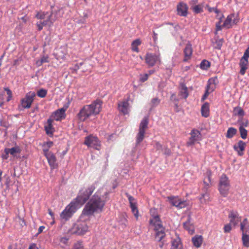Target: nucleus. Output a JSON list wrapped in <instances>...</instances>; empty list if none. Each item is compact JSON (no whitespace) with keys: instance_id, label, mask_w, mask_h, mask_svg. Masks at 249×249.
Masks as SVG:
<instances>
[{"instance_id":"obj_33","label":"nucleus","mask_w":249,"mask_h":249,"mask_svg":"<svg viewBox=\"0 0 249 249\" xmlns=\"http://www.w3.org/2000/svg\"><path fill=\"white\" fill-rule=\"evenodd\" d=\"M142 43V41L140 39H136L134 40L131 44V49L133 52L137 53L139 52V49L138 46Z\"/></svg>"},{"instance_id":"obj_55","label":"nucleus","mask_w":249,"mask_h":249,"mask_svg":"<svg viewBox=\"0 0 249 249\" xmlns=\"http://www.w3.org/2000/svg\"><path fill=\"white\" fill-rule=\"evenodd\" d=\"M152 104L153 106H156L160 103V100L158 98H154L151 101Z\"/></svg>"},{"instance_id":"obj_23","label":"nucleus","mask_w":249,"mask_h":249,"mask_svg":"<svg viewBox=\"0 0 249 249\" xmlns=\"http://www.w3.org/2000/svg\"><path fill=\"white\" fill-rule=\"evenodd\" d=\"M245 147L246 143L242 141H239L237 145H234L233 148L239 156H242L244 154L243 151L245 150Z\"/></svg>"},{"instance_id":"obj_44","label":"nucleus","mask_w":249,"mask_h":249,"mask_svg":"<svg viewBox=\"0 0 249 249\" xmlns=\"http://www.w3.org/2000/svg\"><path fill=\"white\" fill-rule=\"evenodd\" d=\"M210 67V62L206 60H203L200 64V67L202 70H206Z\"/></svg>"},{"instance_id":"obj_7","label":"nucleus","mask_w":249,"mask_h":249,"mask_svg":"<svg viewBox=\"0 0 249 249\" xmlns=\"http://www.w3.org/2000/svg\"><path fill=\"white\" fill-rule=\"evenodd\" d=\"M148 119L147 117H144L140 124L139 132L136 137V143L137 144L141 143L143 140L145 131L148 128Z\"/></svg>"},{"instance_id":"obj_46","label":"nucleus","mask_w":249,"mask_h":249,"mask_svg":"<svg viewBox=\"0 0 249 249\" xmlns=\"http://www.w3.org/2000/svg\"><path fill=\"white\" fill-rule=\"evenodd\" d=\"M239 131L240 133L241 138L243 139H246L247 137V130L245 128H242V127H239Z\"/></svg>"},{"instance_id":"obj_63","label":"nucleus","mask_w":249,"mask_h":249,"mask_svg":"<svg viewBox=\"0 0 249 249\" xmlns=\"http://www.w3.org/2000/svg\"><path fill=\"white\" fill-rule=\"evenodd\" d=\"M28 249H38L35 244H31Z\"/></svg>"},{"instance_id":"obj_25","label":"nucleus","mask_w":249,"mask_h":249,"mask_svg":"<svg viewBox=\"0 0 249 249\" xmlns=\"http://www.w3.org/2000/svg\"><path fill=\"white\" fill-rule=\"evenodd\" d=\"M248 59L243 57L240 60V67L241 68L240 73L241 75H244L246 71L248 68Z\"/></svg>"},{"instance_id":"obj_21","label":"nucleus","mask_w":249,"mask_h":249,"mask_svg":"<svg viewBox=\"0 0 249 249\" xmlns=\"http://www.w3.org/2000/svg\"><path fill=\"white\" fill-rule=\"evenodd\" d=\"M229 218L230 219V223L236 226L239 220V214L236 211H231L228 215Z\"/></svg>"},{"instance_id":"obj_45","label":"nucleus","mask_w":249,"mask_h":249,"mask_svg":"<svg viewBox=\"0 0 249 249\" xmlns=\"http://www.w3.org/2000/svg\"><path fill=\"white\" fill-rule=\"evenodd\" d=\"M238 123L240 124V127H247L249 124L248 121L247 119H244L243 117L239 118L238 120Z\"/></svg>"},{"instance_id":"obj_9","label":"nucleus","mask_w":249,"mask_h":249,"mask_svg":"<svg viewBox=\"0 0 249 249\" xmlns=\"http://www.w3.org/2000/svg\"><path fill=\"white\" fill-rule=\"evenodd\" d=\"M36 94L34 92H29L27 93L25 97L21 100V107L23 108H29L34 102Z\"/></svg>"},{"instance_id":"obj_54","label":"nucleus","mask_w":249,"mask_h":249,"mask_svg":"<svg viewBox=\"0 0 249 249\" xmlns=\"http://www.w3.org/2000/svg\"><path fill=\"white\" fill-rule=\"evenodd\" d=\"M231 228L230 224H227L224 227L225 232H229L231 231Z\"/></svg>"},{"instance_id":"obj_42","label":"nucleus","mask_w":249,"mask_h":249,"mask_svg":"<svg viewBox=\"0 0 249 249\" xmlns=\"http://www.w3.org/2000/svg\"><path fill=\"white\" fill-rule=\"evenodd\" d=\"M49 62V56L48 55H44L36 61V64L38 66H41L44 63Z\"/></svg>"},{"instance_id":"obj_47","label":"nucleus","mask_w":249,"mask_h":249,"mask_svg":"<svg viewBox=\"0 0 249 249\" xmlns=\"http://www.w3.org/2000/svg\"><path fill=\"white\" fill-rule=\"evenodd\" d=\"M47 91L44 89H40L37 92V95L40 98H44L47 95Z\"/></svg>"},{"instance_id":"obj_57","label":"nucleus","mask_w":249,"mask_h":249,"mask_svg":"<svg viewBox=\"0 0 249 249\" xmlns=\"http://www.w3.org/2000/svg\"><path fill=\"white\" fill-rule=\"evenodd\" d=\"M216 44H217L216 48L218 49H220L222 45V40L220 39L216 41Z\"/></svg>"},{"instance_id":"obj_29","label":"nucleus","mask_w":249,"mask_h":249,"mask_svg":"<svg viewBox=\"0 0 249 249\" xmlns=\"http://www.w3.org/2000/svg\"><path fill=\"white\" fill-rule=\"evenodd\" d=\"M241 231L243 233L249 232V224L247 218H245L240 223Z\"/></svg>"},{"instance_id":"obj_49","label":"nucleus","mask_w":249,"mask_h":249,"mask_svg":"<svg viewBox=\"0 0 249 249\" xmlns=\"http://www.w3.org/2000/svg\"><path fill=\"white\" fill-rule=\"evenodd\" d=\"M211 182V177L210 175H208L204 179L203 182L206 188H208L210 186Z\"/></svg>"},{"instance_id":"obj_50","label":"nucleus","mask_w":249,"mask_h":249,"mask_svg":"<svg viewBox=\"0 0 249 249\" xmlns=\"http://www.w3.org/2000/svg\"><path fill=\"white\" fill-rule=\"evenodd\" d=\"M4 90L6 92V94L8 95V97L6 99L7 102L10 101L12 98V93L11 90L8 88H4Z\"/></svg>"},{"instance_id":"obj_56","label":"nucleus","mask_w":249,"mask_h":249,"mask_svg":"<svg viewBox=\"0 0 249 249\" xmlns=\"http://www.w3.org/2000/svg\"><path fill=\"white\" fill-rule=\"evenodd\" d=\"M243 57L247 59L249 58V46L246 50Z\"/></svg>"},{"instance_id":"obj_43","label":"nucleus","mask_w":249,"mask_h":249,"mask_svg":"<svg viewBox=\"0 0 249 249\" xmlns=\"http://www.w3.org/2000/svg\"><path fill=\"white\" fill-rule=\"evenodd\" d=\"M214 89V87H211L210 86H207L205 94L203 95L201 98L202 101H204L209 95V93L213 91Z\"/></svg>"},{"instance_id":"obj_40","label":"nucleus","mask_w":249,"mask_h":249,"mask_svg":"<svg viewBox=\"0 0 249 249\" xmlns=\"http://www.w3.org/2000/svg\"><path fill=\"white\" fill-rule=\"evenodd\" d=\"M224 18L223 14H221V16L218 18L219 21L215 24V30L216 34L218 31H221L223 28L222 25H221V23L222 21V18Z\"/></svg>"},{"instance_id":"obj_31","label":"nucleus","mask_w":249,"mask_h":249,"mask_svg":"<svg viewBox=\"0 0 249 249\" xmlns=\"http://www.w3.org/2000/svg\"><path fill=\"white\" fill-rule=\"evenodd\" d=\"M179 94L180 96L184 99H186L188 96L187 88L183 84L180 85Z\"/></svg>"},{"instance_id":"obj_37","label":"nucleus","mask_w":249,"mask_h":249,"mask_svg":"<svg viewBox=\"0 0 249 249\" xmlns=\"http://www.w3.org/2000/svg\"><path fill=\"white\" fill-rule=\"evenodd\" d=\"M66 51L65 49L59 50L57 53V56H56V59L58 60H65L66 57Z\"/></svg>"},{"instance_id":"obj_51","label":"nucleus","mask_w":249,"mask_h":249,"mask_svg":"<svg viewBox=\"0 0 249 249\" xmlns=\"http://www.w3.org/2000/svg\"><path fill=\"white\" fill-rule=\"evenodd\" d=\"M73 249H85L82 242H77L74 245Z\"/></svg>"},{"instance_id":"obj_62","label":"nucleus","mask_w":249,"mask_h":249,"mask_svg":"<svg viewBox=\"0 0 249 249\" xmlns=\"http://www.w3.org/2000/svg\"><path fill=\"white\" fill-rule=\"evenodd\" d=\"M48 213L49 214L51 215L52 218L54 220V213H53L52 212V211L51 210V209H49L48 210Z\"/></svg>"},{"instance_id":"obj_32","label":"nucleus","mask_w":249,"mask_h":249,"mask_svg":"<svg viewBox=\"0 0 249 249\" xmlns=\"http://www.w3.org/2000/svg\"><path fill=\"white\" fill-rule=\"evenodd\" d=\"M172 249H183L180 239L178 237L172 241Z\"/></svg>"},{"instance_id":"obj_38","label":"nucleus","mask_w":249,"mask_h":249,"mask_svg":"<svg viewBox=\"0 0 249 249\" xmlns=\"http://www.w3.org/2000/svg\"><path fill=\"white\" fill-rule=\"evenodd\" d=\"M218 83V78L216 76L212 77L210 78L208 82L207 86H210L211 87H214L215 85Z\"/></svg>"},{"instance_id":"obj_41","label":"nucleus","mask_w":249,"mask_h":249,"mask_svg":"<svg viewBox=\"0 0 249 249\" xmlns=\"http://www.w3.org/2000/svg\"><path fill=\"white\" fill-rule=\"evenodd\" d=\"M242 239L244 246L249 247V235L247 233L242 234Z\"/></svg>"},{"instance_id":"obj_16","label":"nucleus","mask_w":249,"mask_h":249,"mask_svg":"<svg viewBox=\"0 0 249 249\" xmlns=\"http://www.w3.org/2000/svg\"><path fill=\"white\" fill-rule=\"evenodd\" d=\"M21 150L18 146H16L11 148H6L4 149V153H9L14 158L18 159L20 158V154Z\"/></svg>"},{"instance_id":"obj_20","label":"nucleus","mask_w":249,"mask_h":249,"mask_svg":"<svg viewBox=\"0 0 249 249\" xmlns=\"http://www.w3.org/2000/svg\"><path fill=\"white\" fill-rule=\"evenodd\" d=\"M187 205L186 201L181 200L178 197H172V205L178 209H181L185 207Z\"/></svg>"},{"instance_id":"obj_3","label":"nucleus","mask_w":249,"mask_h":249,"mask_svg":"<svg viewBox=\"0 0 249 249\" xmlns=\"http://www.w3.org/2000/svg\"><path fill=\"white\" fill-rule=\"evenodd\" d=\"M95 188L94 185H91L87 188H82L73 201L81 207L89 199Z\"/></svg>"},{"instance_id":"obj_59","label":"nucleus","mask_w":249,"mask_h":249,"mask_svg":"<svg viewBox=\"0 0 249 249\" xmlns=\"http://www.w3.org/2000/svg\"><path fill=\"white\" fill-rule=\"evenodd\" d=\"M206 8L207 9V10H208V11L210 13H211V12H214L215 8L216 7H211L209 6V5L208 4H207L206 5Z\"/></svg>"},{"instance_id":"obj_5","label":"nucleus","mask_w":249,"mask_h":249,"mask_svg":"<svg viewBox=\"0 0 249 249\" xmlns=\"http://www.w3.org/2000/svg\"><path fill=\"white\" fill-rule=\"evenodd\" d=\"M80 207L73 200L62 211L60 217L65 220L69 219Z\"/></svg>"},{"instance_id":"obj_60","label":"nucleus","mask_w":249,"mask_h":249,"mask_svg":"<svg viewBox=\"0 0 249 249\" xmlns=\"http://www.w3.org/2000/svg\"><path fill=\"white\" fill-rule=\"evenodd\" d=\"M36 25L38 31H41L43 29V26L39 21L37 22Z\"/></svg>"},{"instance_id":"obj_10","label":"nucleus","mask_w":249,"mask_h":249,"mask_svg":"<svg viewBox=\"0 0 249 249\" xmlns=\"http://www.w3.org/2000/svg\"><path fill=\"white\" fill-rule=\"evenodd\" d=\"M88 230L89 227L85 222H80L74 225L71 232L78 235H83Z\"/></svg>"},{"instance_id":"obj_13","label":"nucleus","mask_w":249,"mask_h":249,"mask_svg":"<svg viewBox=\"0 0 249 249\" xmlns=\"http://www.w3.org/2000/svg\"><path fill=\"white\" fill-rule=\"evenodd\" d=\"M145 61L149 67H152L155 65L158 61H160L159 56L152 53H147L145 57Z\"/></svg>"},{"instance_id":"obj_4","label":"nucleus","mask_w":249,"mask_h":249,"mask_svg":"<svg viewBox=\"0 0 249 249\" xmlns=\"http://www.w3.org/2000/svg\"><path fill=\"white\" fill-rule=\"evenodd\" d=\"M150 223L154 227L156 231L155 238L158 241H160L165 236L164 228L161 221L158 215L153 217L150 220Z\"/></svg>"},{"instance_id":"obj_52","label":"nucleus","mask_w":249,"mask_h":249,"mask_svg":"<svg viewBox=\"0 0 249 249\" xmlns=\"http://www.w3.org/2000/svg\"><path fill=\"white\" fill-rule=\"evenodd\" d=\"M149 75L148 74H141L140 77V80L142 82H144L146 81L148 78Z\"/></svg>"},{"instance_id":"obj_28","label":"nucleus","mask_w":249,"mask_h":249,"mask_svg":"<svg viewBox=\"0 0 249 249\" xmlns=\"http://www.w3.org/2000/svg\"><path fill=\"white\" fill-rule=\"evenodd\" d=\"M201 113L203 117L205 118L209 117L210 115V105L208 103L206 102L202 105L201 108Z\"/></svg>"},{"instance_id":"obj_39","label":"nucleus","mask_w":249,"mask_h":249,"mask_svg":"<svg viewBox=\"0 0 249 249\" xmlns=\"http://www.w3.org/2000/svg\"><path fill=\"white\" fill-rule=\"evenodd\" d=\"M52 13L49 14L46 17L47 18L45 20V22L47 23V26L48 27H51L55 21L54 19L52 18Z\"/></svg>"},{"instance_id":"obj_35","label":"nucleus","mask_w":249,"mask_h":249,"mask_svg":"<svg viewBox=\"0 0 249 249\" xmlns=\"http://www.w3.org/2000/svg\"><path fill=\"white\" fill-rule=\"evenodd\" d=\"M237 132V130L234 127H229L227 131L226 137L227 138H232Z\"/></svg>"},{"instance_id":"obj_36","label":"nucleus","mask_w":249,"mask_h":249,"mask_svg":"<svg viewBox=\"0 0 249 249\" xmlns=\"http://www.w3.org/2000/svg\"><path fill=\"white\" fill-rule=\"evenodd\" d=\"M233 113L236 116H238L243 117L245 115L244 110L240 107H237L233 109Z\"/></svg>"},{"instance_id":"obj_61","label":"nucleus","mask_w":249,"mask_h":249,"mask_svg":"<svg viewBox=\"0 0 249 249\" xmlns=\"http://www.w3.org/2000/svg\"><path fill=\"white\" fill-rule=\"evenodd\" d=\"M45 229V227L44 226H40L38 230V232H37V234L38 235V234H39L40 233H41Z\"/></svg>"},{"instance_id":"obj_18","label":"nucleus","mask_w":249,"mask_h":249,"mask_svg":"<svg viewBox=\"0 0 249 249\" xmlns=\"http://www.w3.org/2000/svg\"><path fill=\"white\" fill-rule=\"evenodd\" d=\"M191 216L188 215L187 221L183 223V227L187 230L189 233L193 234L195 232V228L191 221Z\"/></svg>"},{"instance_id":"obj_2","label":"nucleus","mask_w":249,"mask_h":249,"mask_svg":"<svg viewBox=\"0 0 249 249\" xmlns=\"http://www.w3.org/2000/svg\"><path fill=\"white\" fill-rule=\"evenodd\" d=\"M102 104V102L97 99L90 105L84 106L77 114L79 120L84 122L89 117L99 114L101 111Z\"/></svg>"},{"instance_id":"obj_14","label":"nucleus","mask_w":249,"mask_h":249,"mask_svg":"<svg viewBox=\"0 0 249 249\" xmlns=\"http://www.w3.org/2000/svg\"><path fill=\"white\" fill-rule=\"evenodd\" d=\"M126 195L128 197L132 212L136 219H138L139 217V211L137 206V202H136L135 198L132 196L127 193L126 194Z\"/></svg>"},{"instance_id":"obj_27","label":"nucleus","mask_w":249,"mask_h":249,"mask_svg":"<svg viewBox=\"0 0 249 249\" xmlns=\"http://www.w3.org/2000/svg\"><path fill=\"white\" fill-rule=\"evenodd\" d=\"M234 17V15L231 14L227 16L226 19L222 24L223 28L229 29L231 27L232 23H234L235 20H233L232 22V18Z\"/></svg>"},{"instance_id":"obj_64","label":"nucleus","mask_w":249,"mask_h":249,"mask_svg":"<svg viewBox=\"0 0 249 249\" xmlns=\"http://www.w3.org/2000/svg\"><path fill=\"white\" fill-rule=\"evenodd\" d=\"M153 38L154 41L155 42H156L157 40V34H156L154 31H153Z\"/></svg>"},{"instance_id":"obj_53","label":"nucleus","mask_w":249,"mask_h":249,"mask_svg":"<svg viewBox=\"0 0 249 249\" xmlns=\"http://www.w3.org/2000/svg\"><path fill=\"white\" fill-rule=\"evenodd\" d=\"M131 95H132L133 97L134 96V94L133 93H128L127 94V97L125 100H124V101H127V103H128L129 101H133V98H131Z\"/></svg>"},{"instance_id":"obj_26","label":"nucleus","mask_w":249,"mask_h":249,"mask_svg":"<svg viewBox=\"0 0 249 249\" xmlns=\"http://www.w3.org/2000/svg\"><path fill=\"white\" fill-rule=\"evenodd\" d=\"M203 241V238L202 235H196L192 238L193 245L197 248L201 247Z\"/></svg>"},{"instance_id":"obj_11","label":"nucleus","mask_w":249,"mask_h":249,"mask_svg":"<svg viewBox=\"0 0 249 249\" xmlns=\"http://www.w3.org/2000/svg\"><path fill=\"white\" fill-rule=\"evenodd\" d=\"M190 135L191 137L186 143L187 146L193 145L196 142L200 141L201 139L200 132L196 129H193L191 131Z\"/></svg>"},{"instance_id":"obj_1","label":"nucleus","mask_w":249,"mask_h":249,"mask_svg":"<svg viewBox=\"0 0 249 249\" xmlns=\"http://www.w3.org/2000/svg\"><path fill=\"white\" fill-rule=\"evenodd\" d=\"M106 201V199H102L96 192L85 205L83 210V214L90 215L94 212H102Z\"/></svg>"},{"instance_id":"obj_24","label":"nucleus","mask_w":249,"mask_h":249,"mask_svg":"<svg viewBox=\"0 0 249 249\" xmlns=\"http://www.w3.org/2000/svg\"><path fill=\"white\" fill-rule=\"evenodd\" d=\"M197 2V0H192L190 3V5L191 6V9L193 10V11L195 14H199L203 12V7L200 4L193 5V4H195Z\"/></svg>"},{"instance_id":"obj_17","label":"nucleus","mask_w":249,"mask_h":249,"mask_svg":"<svg viewBox=\"0 0 249 249\" xmlns=\"http://www.w3.org/2000/svg\"><path fill=\"white\" fill-rule=\"evenodd\" d=\"M66 109L61 108L56 110L52 115V117L56 121H60L65 118Z\"/></svg>"},{"instance_id":"obj_58","label":"nucleus","mask_w":249,"mask_h":249,"mask_svg":"<svg viewBox=\"0 0 249 249\" xmlns=\"http://www.w3.org/2000/svg\"><path fill=\"white\" fill-rule=\"evenodd\" d=\"M60 242L65 245H67L68 242V239L66 237H62L60 239Z\"/></svg>"},{"instance_id":"obj_34","label":"nucleus","mask_w":249,"mask_h":249,"mask_svg":"<svg viewBox=\"0 0 249 249\" xmlns=\"http://www.w3.org/2000/svg\"><path fill=\"white\" fill-rule=\"evenodd\" d=\"M53 144V143L52 141H48L44 142L42 145V150L43 154L51 152L49 151V148L51 147Z\"/></svg>"},{"instance_id":"obj_22","label":"nucleus","mask_w":249,"mask_h":249,"mask_svg":"<svg viewBox=\"0 0 249 249\" xmlns=\"http://www.w3.org/2000/svg\"><path fill=\"white\" fill-rule=\"evenodd\" d=\"M184 58L183 59V61H187L191 58L192 54V49L191 44L188 43L186 44L184 49Z\"/></svg>"},{"instance_id":"obj_15","label":"nucleus","mask_w":249,"mask_h":249,"mask_svg":"<svg viewBox=\"0 0 249 249\" xmlns=\"http://www.w3.org/2000/svg\"><path fill=\"white\" fill-rule=\"evenodd\" d=\"M44 155L47 158L48 163L52 169H55L57 167L56 157L52 152Z\"/></svg>"},{"instance_id":"obj_8","label":"nucleus","mask_w":249,"mask_h":249,"mask_svg":"<svg viewBox=\"0 0 249 249\" xmlns=\"http://www.w3.org/2000/svg\"><path fill=\"white\" fill-rule=\"evenodd\" d=\"M84 143L88 147L99 150L101 147V142L98 138L93 135H89L85 137Z\"/></svg>"},{"instance_id":"obj_19","label":"nucleus","mask_w":249,"mask_h":249,"mask_svg":"<svg viewBox=\"0 0 249 249\" xmlns=\"http://www.w3.org/2000/svg\"><path fill=\"white\" fill-rule=\"evenodd\" d=\"M129 106V105L127 101H123L118 103V108L120 112L125 115L128 113Z\"/></svg>"},{"instance_id":"obj_48","label":"nucleus","mask_w":249,"mask_h":249,"mask_svg":"<svg viewBox=\"0 0 249 249\" xmlns=\"http://www.w3.org/2000/svg\"><path fill=\"white\" fill-rule=\"evenodd\" d=\"M47 14H48L47 12H46V13L42 12H38L36 14V17L37 19H44L46 18V17H47L46 16Z\"/></svg>"},{"instance_id":"obj_12","label":"nucleus","mask_w":249,"mask_h":249,"mask_svg":"<svg viewBox=\"0 0 249 249\" xmlns=\"http://www.w3.org/2000/svg\"><path fill=\"white\" fill-rule=\"evenodd\" d=\"M177 14L178 15L186 17L188 14V6L183 1L179 2L177 5Z\"/></svg>"},{"instance_id":"obj_30","label":"nucleus","mask_w":249,"mask_h":249,"mask_svg":"<svg viewBox=\"0 0 249 249\" xmlns=\"http://www.w3.org/2000/svg\"><path fill=\"white\" fill-rule=\"evenodd\" d=\"M53 120L51 119H49L47 120V124L45 126V130L46 133L48 135H53V128L52 125Z\"/></svg>"},{"instance_id":"obj_6","label":"nucleus","mask_w":249,"mask_h":249,"mask_svg":"<svg viewBox=\"0 0 249 249\" xmlns=\"http://www.w3.org/2000/svg\"><path fill=\"white\" fill-rule=\"evenodd\" d=\"M230 188V181L225 175H223L220 178L218 190L220 194L224 197L228 196Z\"/></svg>"}]
</instances>
